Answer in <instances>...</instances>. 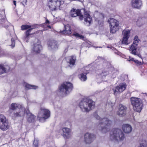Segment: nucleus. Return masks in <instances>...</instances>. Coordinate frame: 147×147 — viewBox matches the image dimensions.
Here are the masks:
<instances>
[{
	"mask_svg": "<svg viewBox=\"0 0 147 147\" xmlns=\"http://www.w3.org/2000/svg\"><path fill=\"white\" fill-rule=\"evenodd\" d=\"M94 115L100 121L98 126V129L103 133H106L108 131L112 125V121L107 118H102L100 117L96 112L94 113Z\"/></svg>",
	"mask_w": 147,
	"mask_h": 147,
	"instance_id": "f257e3e1",
	"label": "nucleus"
},
{
	"mask_svg": "<svg viewBox=\"0 0 147 147\" xmlns=\"http://www.w3.org/2000/svg\"><path fill=\"white\" fill-rule=\"evenodd\" d=\"M70 15L72 17H75L77 16H80L79 19L80 20H82L84 18V23L87 26H89L92 22V19L90 16L89 12L88 11L84 12V17L81 15L80 11L79 10H76L73 9L71 10L70 12Z\"/></svg>",
	"mask_w": 147,
	"mask_h": 147,
	"instance_id": "f03ea898",
	"label": "nucleus"
},
{
	"mask_svg": "<svg viewBox=\"0 0 147 147\" xmlns=\"http://www.w3.org/2000/svg\"><path fill=\"white\" fill-rule=\"evenodd\" d=\"M95 102L90 99H84L80 102L79 106L82 111L88 112L94 107Z\"/></svg>",
	"mask_w": 147,
	"mask_h": 147,
	"instance_id": "7ed1b4c3",
	"label": "nucleus"
},
{
	"mask_svg": "<svg viewBox=\"0 0 147 147\" xmlns=\"http://www.w3.org/2000/svg\"><path fill=\"white\" fill-rule=\"evenodd\" d=\"M10 109L14 110L12 115L14 117H22L24 115L25 109L21 105L13 103L11 104Z\"/></svg>",
	"mask_w": 147,
	"mask_h": 147,
	"instance_id": "20e7f679",
	"label": "nucleus"
},
{
	"mask_svg": "<svg viewBox=\"0 0 147 147\" xmlns=\"http://www.w3.org/2000/svg\"><path fill=\"white\" fill-rule=\"evenodd\" d=\"M110 138L112 140L121 141L124 140L125 136L122 131L118 129H113L110 132Z\"/></svg>",
	"mask_w": 147,
	"mask_h": 147,
	"instance_id": "39448f33",
	"label": "nucleus"
},
{
	"mask_svg": "<svg viewBox=\"0 0 147 147\" xmlns=\"http://www.w3.org/2000/svg\"><path fill=\"white\" fill-rule=\"evenodd\" d=\"M130 100L134 110L137 112H140L142 109V104L141 99L137 98L132 97Z\"/></svg>",
	"mask_w": 147,
	"mask_h": 147,
	"instance_id": "423d86ee",
	"label": "nucleus"
},
{
	"mask_svg": "<svg viewBox=\"0 0 147 147\" xmlns=\"http://www.w3.org/2000/svg\"><path fill=\"white\" fill-rule=\"evenodd\" d=\"M139 41V40L138 36H135L133 43L129 49V50L131 53L134 55H137L139 57H140L141 56L139 53L140 52L139 50L140 49V47L138 46Z\"/></svg>",
	"mask_w": 147,
	"mask_h": 147,
	"instance_id": "0eeeda50",
	"label": "nucleus"
},
{
	"mask_svg": "<svg viewBox=\"0 0 147 147\" xmlns=\"http://www.w3.org/2000/svg\"><path fill=\"white\" fill-rule=\"evenodd\" d=\"M73 88L72 84L69 82H65L59 87V92L61 94H68L71 91Z\"/></svg>",
	"mask_w": 147,
	"mask_h": 147,
	"instance_id": "6e6552de",
	"label": "nucleus"
},
{
	"mask_svg": "<svg viewBox=\"0 0 147 147\" xmlns=\"http://www.w3.org/2000/svg\"><path fill=\"white\" fill-rule=\"evenodd\" d=\"M50 116V112L48 110L41 108L38 115V119L40 121L43 122Z\"/></svg>",
	"mask_w": 147,
	"mask_h": 147,
	"instance_id": "1a4fd4ad",
	"label": "nucleus"
},
{
	"mask_svg": "<svg viewBox=\"0 0 147 147\" xmlns=\"http://www.w3.org/2000/svg\"><path fill=\"white\" fill-rule=\"evenodd\" d=\"M10 127L8 120L3 115H0V129L3 131H6Z\"/></svg>",
	"mask_w": 147,
	"mask_h": 147,
	"instance_id": "9d476101",
	"label": "nucleus"
},
{
	"mask_svg": "<svg viewBox=\"0 0 147 147\" xmlns=\"http://www.w3.org/2000/svg\"><path fill=\"white\" fill-rule=\"evenodd\" d=\"M63 3L62 0H48V6L51 10H55Z\"/></svg>",
	"mask_w": 147,
	"mask_h": 147,
	"instance_id": "9b49d317",
	"label": "nucleus"
},
{
	"mask_svg": "<svg viewBox=\"0 0 147 147\" xmlns=\"http://www.w3.org/2000/svg\"><path fill=\"white\" fill-rule=\"evenodd\" d=\"M108 22L110 24L111 32L113 34L115 33L118 29L119 22L113 18H110Z\"/></svg>",
	"mask_w": 147,
	"mask_h": 147,
	"instance_id": "f8f14e48",
	"label": "nucleus"
},
{
	"mask_svg": "<svg viewBox=\"0 0 147 147\" xmlns=\"http://www.w3.org/2000/svg\"><path fill=\"white\" fill-rule=\"evenodd\" d=\"M31 26H29L27 25H22L21 26V29L22 30H25L30 28L28 30H27L26 32L24 38H25L28 39L30 35H31L30 33V32L33 29L36 28L35 25H34L32 26V27L31 28Z\"/></svg>",
	"mask_w": 147,
	"mask_h": 147,
	"instance_id": "ddd939ff",
	"label": "nucleus"
},
{
	"mask_svg": "<svg viewBox=\"0 0 147 147\" xmlns=\"http://www.w3.org/2000/svg\"><path fill=\"white\" fill-rule=\"evenodd\" d=\"M94 135L89 133H86L84 136V141L86 143L90 144L95 139Z\"/></svg>",
	"mask_w": 147,
	"mask_h": 147,
	"instance_id": "4468645a",
	"label": "nucleus"
},
{
	"mask_svg": "<svg viewBox=\"0 0 147 147\" xmlns=\"http://www.w3.org/2000/svg\"><path fill=\"white\" fill-rule=\"evenodd\" d=\"M42 46L40 41L36 39L32 48V51L35 53H39L42 49Z\"/></svg>",
	"mask_w": 147,
	"mask_h": 147,
	"instance_id": "2eb2a0df",
	"label": "nucleus"
},
{
	"mask_svg": "<svg viewBox=\"0 0 147 147\" xmlns=\"http://www.w3.org/2000/svg\"><path fill=\"white\" fill-rule=\"evenodd\" d=\"M126 107L122 104H120L119 106V110L117 114L120 116H124L126 113Z\"/></svg>",
	"mask_w": 147,
	"mask_h": 147,
	"instance_id": "dca6fc26",
	"label": "nucleus"
},
{
	"mask_svg": "<svg viewBox=\"0 0 147 147\" xmlns=\"http://www.w3.org/2000/svg\"><path fill=\"white\" fill-rule=\"evenodd\" d=\"M126 85L125 84L122 83L120 84L116 88L115 90L113 89V90L114 91V94L116 95L118 93L122 92L125 90L126 88Z\"/></svg>",
	"mask_w": 147,
	"mask_h": 147,
	"instance_id": "f3484780",
	"label": "nucleus"
},
{
	"mask_svg": "<svg viewBox=\"0 0 147 147\" xmlns=\"http://www.w3.org/2000/svg\"><path fill=\"white\" fill-rule=\"evenodd\" d=\"M131 5L134 8L140 9L142 6V3L141 0H132Z\"/></svg>",
	"mask_w": 147,
	"mask_h": 147,
	"instance_id": "a211bd4d",
	"label": "nucleus"
},
{
	"mask_svg": "<svg viewBox=\"0 0 147 147\" xmlns=\"http://www.w3.org/2000/svg\"><path fill=\"white\" fill-rule=\"evenodd\" d=\"M122 129L124 132L126 134L130 133L132 130L131 125L129 124H125L123 125Z\"/></svg>",
	"mask_w": 147,
	"mask_h": 147,
	"instance_id": "6ab92c4d",
	"label": "nucleus"
},
{
	"mask_svg": "<svg viewBox=\"0 0 147 147\" xmlns=\"http://www.w3.org/2000/svg\"><path fill=\"white\" fill-rule=\"evenodd\" d=\"M26 114L27 115V120L29 122H33L34 121L35 116L31 113L30 112L29 110L28 109L25 110Z\"/></svg>",
	"mask_w": 147,
	"mask_h": 147,
	"instance_id": "aec40b11",
	"label": "nucleus"
},
{
	"mask_svg": "<svg viewBox=\"0 0 147 147\" xmlns=\"http://www.w3.org/2000/svg\"><path fill=\"white\" fill-rule=\"evenodd\" d=\"M62 131L63 132V136L64 138H68L70 137V130L69 129L64 127L62 129Z\"/></svg>",
	"mask_w": 147,
	"mask_h": 147,
	"instance_id": "412c9836",
	"label": "nucleus"
},
{
	"mask_svg": "<svg viewBox=\"0 0 147 147\" xmlns=\"http://www.w3.org/2000/svg\"><path fill=\"white\" fill-rule=\"evenodd\" d=\"M48 46L50 49H55L57 48L56 42L54 41L49 42L48 43Z\"/></svg>",
	"mask_w": 147,
	"mask_h": 147,
	"instance_id": "4be33fe9",
	"label": "nucleus"
},
{
	"mask_svg": "<svg viewBox=\"0 0 147 147\" xmlns=\"http://www.w3.org/2000/svg\"><path fill=\"white\" fill-rule=\"evenodd\" d=\"M62 32L65 34H69L71 33V29L70 26L69 24H67L65 26V30Z\"/></svg>",
	"mask_w": 147,
	"mask_h": 147,
	"instance_id": "5701e85b",
	"label": "nucleus"
},
{
	"mask_svg": "<svg viewBox=\"0 0 147 147\" xmlns=\"http://www.w3.org/2000/svg\"><path fill=\"white\" fill-rule=\"evenodd\" d=\"M122 35L123 37L129 38L130 36V30H124L122 32Z\"/></svg>",
	"mask_w": 147,
	"mask_h": 147,
	"instance_id": "b1692460",
	"label": "nucleus"
},
{
	"mask_svg": "<svg viewBox=\"0 0 147 147\" xmlns=\"http://www.w3.org/2000/svg\"><path fill=\"white\" fill-rule=\"evenodd\" d=\"M24 85L26 89H36L38 88V86H36L33 85H31L25 83L24 84Z\"/></svg>",
	"mask_w": 147,
	"mask_h": 147,
	"instance_id": "393cba45",
	"label": "nucleus"
},
{
	"mask_svg": "<svg viewBox=\"0 0 147 147\" xmlns=\"http://www.w3.org/2000/svg\"><path fill=\"white\" fill-rule=\"evenodd\" d=\"M76 59L75 56H72L69 59V63L70 65H74L75 64Z\"/></svg>",
	"mask_w": 147,
	"mask_h": 147,
	"instance_id": "a878e982",
	"label": "nucleus"
},
{
	"mask_svg": "<svg viewBox=\"0 0 147 147\" xmlns=\"http://www.w3.org/2000/svg\"><path fill=\"white\" fill-rule=\"evenodd\" d=\"M86 73H82L79 75V77L81 81H84L87 79V78L86 76Z\"/></svg>",
	"mask_w": 147,
	"mask_h": 147,
	"instance_id": "bb28decb",
	"label": "nucleus"
},
{
	"mask_svg": "<svg viewBox=\"0 0 147 147\" xmlns=\"http://www.w3.org/2000/svg\"><path fill=\"white\" fill-rule=\"evenodd\" d=\"M128 38L123 37L121 39V42L122 44L125 45H128L129 44L128 41Z\"/></svg>",
	"mask_w": 147,
	"mask_h": 147,
	"instance_id": "cd10ccee",
	"label": "nucleus"
},
{
	"mask_svg": "<svg viewBox=\"0 0 147 147\" xmlns=\"http://www.w3.org/2000/svg\"><path fill=\"white\" fill-rule=\"evenodd\" d=\"M6 69L2 65H0V74H2L5 72Z\"/></svg>",
	"mask_w": 147,
	"mask_h": 147,
	"instance_id": "c85d7f7f",
	"label": "nucleus"
},
{
	"mask_svg": "<svg viewBox=\"0 0 147 147\" xmlns=\"http://www.w3.org/2000/svg\"><path fill=\"white\" fill-rule=\"evenodd\" d=\"M138 147H146V141L144 140L141 142Z\"/></svg>",
	"mask_w": 147,
	"mask_h": 147,
	"instance_id": "c756f323",
	"label": "nucleus"
},
{
	"mask_svg": "<svg viewBox=\"0 0 147 147\" xmlns=\"http://www.w3.org/2000/svg\"><path fill=\"white\" fill-rule=\"evenodd\" d=\"M11 46L12 48H13L15 47V41L13 38H12L11 39Z\"/></svg>",
	"mask_w": 147,
	"mask_h": 147,
	"instance_id": "7c9ffc66",
	"label": "nucleus"
},
{
	"mask_svg": "<svg viewBox=\"0 0 147 147\" xmlns=\"http://www.w3.org/2000/svg\"><path fill=\"white\" fill-rule=\"evenodd\" d=\"M33 146L35 147H38V141L37 140H35L33 142Z\"/></svg>",
	"mask_w": 147,
	"mask_h": 147,
	"instance_id": "2f4dec72",
	"label": "nucleus"
},
{
	"mask_svg": "<svg viewBox=\"0 0 147 147\" xmlns=\"http://www.w3.org/2000/svg\"><path fill=\"white\" fill-rule=\"evenodd\" d=\"M73 35H74L80 38V39H83L84 37L82 35H80L78 33L74 34H73Z\"/></svg>",
	"mask_w": 147,
	"mask_h": 147,
	"instance_id": "473e14b6",
	"label": "nucleus"
},
{
	"mask_svg": "<svg viewBox=\"0 0 147 147\" xmlns=\"http://www.w3.org/2000/svg\"><path fill=\"white\" fill-rule=\"evenodd\" d=\"M108 72L107 71H104L102 72L100 75L102 76H105L108 75Z\"/></svg>",
	"mask_w": 147,
	"mask_h": 147,
	"instance_id": "72a5a7b5",
	"label": "nucleus"
},
{
	"mask_svg": "<svg viewBox=\"0 0 147 147\" xmlns=\"http://www.w3.org/2000/svg\"><path fill=\"white\" fill-rule=\"evenodd\" d=\"M18 94V92L16 91H15L13 92L11 96L12 97H16Z\"/></svg>",
	"mask_w": 147,
	"mask_h": 147,
	"instance_id": "f704fd0d",
	"label": "nucleus"
},
{
	"mask_svg": "<svg viewBox=\"0 0 147 147\" xmlns=\"http://www.w3.org/2000/svg\"><path fill=\"white\" fill-rule=\"evenodd\" d=\"M134 59L133 58H131L130 57H129V59L128 60L129 61H134Z\"/></svg>",
	"mask_w": 147,
	"mask_h": 147,
	"instance_id": "c9c22d12",
	"label": "nucleus"
},
{
	"mask_svg": "<svg viewBox=\"0 0 147 147\" xmlns=\"http://www.w3.org/2000/svg\"><path fill=\"white\" fill-rule=\"evenodd\" d=\"M22 1L23 3L26 4L27 2V0H22Z\"/></svg>",
	"mask_w": 147,
	"mask_h": 147,
	"instance_id": "e433bc0d",
	"label": "nucleus"
},
{
	"mask_svg": "<svg viewBox=\"0 0 147 147\" xmlns=\"http://www.w3.org/2000/svg\"><path fill=\"white\" fill-rule=\"evenodd\" d=\"M134 61L136 63H137L138 64H139L140 63H141L140 62H139V61L137 60H134Z\"/></svg>",
	"mask_w": 147,
	"mask_h": 147,
	"instance_id": "4c0bfd02",
	"label": "nucleus"
},
{
	"mask_svg": "<svg viewBox=\"0 0 147 147\" xmlns=\"http://www.w3.org/2000/svg\"><path fill=\"white\" fill-rule=\"evenodd\" d=\"M47 28H45V30H47L48 29V28H51V27L49 26H47Z\"/></svg>",
	"mask_w": 147,
	"mask_h": 147,
	"instance_id": "58836bf2",
	"label": "nucleus"
},
{
	"mask_svg": "<svg viewBox=\"0 0 147 147\" xmlns=\"http://www.w3.org/2000/svg\"><path fill=\"white\" fill-rule=\"evenodd\" d=\"M114 104H115L114 103L111 102V105H110L111 107H113V106H114Z\"/></svg>",
	"mask_w": 147,
	"mask_h": 147,
	"instance_id": "ea45409f",
	"label": "nucleus"
},
{
	"mask_svg": "<svg viewBox=\"0 0 147 147\" xmlns=\"http://www.w3.org/2000/svg\"><path fill=\"white\" fill-rule=\"evenodd\" d=\"M49 22H50L48 20H46V24L49 23Z\"/></svg>",
	"mask_w": 147,
	"mask_h": 147,
	"instance_id": "a19ab883",
	"label": "nucleus"
},
{
	"mask_svg": "<svg viewBox=\"0 0 147 147\" xmlns=\"http://www.w3.org/2000/svg\"><path fill=\"white\" fill-rule=\"evenodd\" d=\"M13 3H14V4L15 5H16V1H13Z\"/></svg>",
	"mask_w": 147,
	"mask_h": 147,
	"instance_id": "79ce46f5",
	"label": "nucleus"
},
{
	"mask_svg": "<svg viewBox=\"0 0 147 147\" xmlns=\"http://www.w3.org/2000/svg\"><path fill=\"white\" fill-rule=\"evenodd\" d=\"M12 92H10V94Z\"/></svg>",
	"mask_w": 147,
	"mask_h": 147,
	"instance_id": "37998d69",
	"label": "nucleus"
},
{
	"mask_svg": "<svg viewBox=\"0 0 147 147\" xmlns=\"http://www.w3.org/2000/svg\"><path fill=\"white\" fill-rule=\"evenodd\" d=\"M146 95V96H147V94H146V93H145Z\"/></svg>",
	"mask_w": 147,
	"mask_h": 147,
	"instance_id": "c03bdc74",
	"label": "nucleus"
},
{
	"mask_svg": "<svg viewBox=\"0 0 147 147\" xmlns=\"http://www.w3.org/2000/svg\"><path fill=\"white\" fill-rule=\"evenodd\" d=\"M8 67V70H9V67L8 66H7Z\"/></svg>",
	"mask_w": 147,
	"mask_h": 147,
	"instance_id": "a18cd8bd",
	"label": "nucleus"
}]
</instances>
